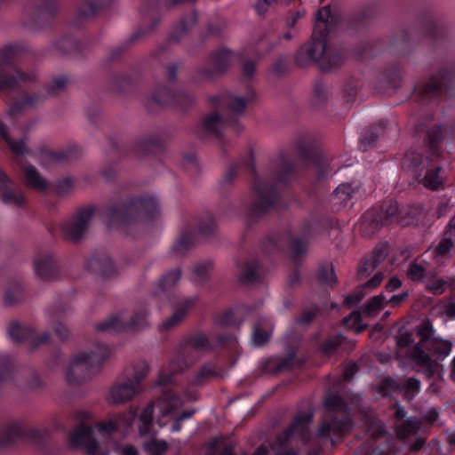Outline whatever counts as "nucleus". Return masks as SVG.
Listing matches in <instances>:
<instances>
[{
  "mask_svg": "<svg viewBox=\"0 0 455 455\" xmlns=\"http://www.w3.org/2000/svg\"><path fill=\"white\" fill-rule=\"evenodd\" d=\"M108 228L122 229L140 221H151L160 214L157 199L148 194H124L98 208Z\"/></svg>",
  "mask_w": 455,
  "mask_h": 455,
  "instance_id": "6",
  "label": "nucleus"
},
{
  "mask_svg": "<svg viewBox=\"0 0 455 455\" xmlns=\"http://www.w3.org/2000/svg\"><path fill=\"white\" fill-rule=\"evenodd\" d=\"M451 347L452 344L451 341L435 337L424 346V351L428 353L431 356L432 355H436V358L433 359L436 360L440 364L439 362L443 361L451 354Z\"/></svg>",
  "mask_w": 455,
  "mask_h": 455,
  "instance_id": "50",
  "label": "nucleus"
},
{
  "mask_svg": "<svg viewBox=\"0 0 455 455\" xmlns=\"http://www.w3.org/2000/svg\"><path fill=\"white\" fill-rule=\"evenodd\" d=\"M299 345L300 336L287 332L284 343L285 355H275L266 359L262 365L263 371L270 374L291 371L295 363Z\"/></svg>",
  "mask_w": 455,
  "mask_h": 455,
  "instance_id": "22",
  "label": "nucleus"
},
{
  "mask_svg": "<svg viewBox=\"0 0 455 455\" xmlns=\"http://www.w3.org/2000/svg\"><path fill=\"white\" fill-rule=\"evenodd\" d=\"M115 0H84L77 9L72 26L78 28L83 23L95 17L100 11L110 7Z\"/></svg>",
  "mask_w": 455,
  "mask_h": 455,
  "instance_id": "39",
  "label": "nucleus"
},
{
  "mask_svg": "<svg viewBox=\"0 0 455 455\" xmlns=\"http://www.w3.org/2000/svg\"><path fill=\"white\" fill-rule=\"evenodd\" d=\"M332 227V219L329 216L316 215L305 219L300 225V235L296 236L291 230L284 235L279 232H271L260 242V250L270 262L274 263V256L282 253L284 241L291 261L298 266L307 254L310 239Z\"/></svg>",
  "mask_w": 455,
  "mask_h": 455,
  "instance_id": "8",
  "label": "nucleus"
},
{
  "mask_svg": "<svg viewBox=\"0 0 455 455\" xmlns=\"http://www.w3.org/2000/svg\"><path fill=\"white\" fill-rule=\"evenodd\" d=\"M23 173L28 187L41 191L46 190L47 181L40 175L35 166L26 165Z\"/></svg>",
  "mask_w": 455,
  "mask_h": 455,
  "instance_id": "54",
  "label": "nucleus"
},
{
  "mask_svg": "<svg viewBox=\"0 0 455 455\" xmlns=\"http://www.w3.org/2000/svg\"><path fill=\"white\" fill-rule=\"evenodd\" d=\"M214 345L208 336L201 331L186 336L180 343L177 354L159 371V383L172 382L175 374L190 368L201 356L203 351H211Z\"/></svg>",
  "mask_w": 455,
  "mask_h": 455,
  "instance_id": "9",
  "label": "nucleus"
},
{
  "mask_svg": "<svg viewBox=\"0 0 455 455\" xmlns=\"http://www.w3.org/2000/svg\"><path fill=\"white\" fill-rule=\"evenodd\" d=\"M140 414L138 408H130L122 413L115 414L107 421H100L96 424L99 433L102 435H111L116 432H127L133 425L135 420L139 419Z\"/></svg>",
  "mask_w": 455,
  "mask_h": 455,
  "instance_id": "30",
  "label": "nucleus"
},
{
  "mask_svg": "<svg viewBox=\"0 0 455 455\" xmlns=\"http://www.w3.org/2000/svg\"><path fill=\"white\" fill-rule=\"evenodd\" d=\"M59 7V0H28L24 7V22L30 28H44L55 20Z\"/></svg>",
  "mask_w": 455,
  "mask_h": 455,
  "instance_id": "20",
  "label": "nucleus"
},
{
  "mask_svg": "<svg viewBox=\"0 0 455 455\" xmlns=\"http://www.w3.org/2000/svg\"><path fill=\"white\" fill-rule=\"evenodd\" d=\"M234 55V52L225 47L217 49L210 55L208 67L198 69L199 77L203 80L211 81L223 75L229 68Z\"/></svg>",
  "mask_w": 455,
  "mask_h": 455,
  "instance_id": "28",
  "label": "nucleus"
},
{
  "mask_svg": "<svg viewBox=\"0 0 455 455\" xmlns=\"http://www.w3.org/2000/svg\"><path fill=\"white\" fill-rule=\"evenodd\" d=\"M7 334L13 343H24L30 346L32 349H36L40 345L46 343L50 339L48 332L39 335L30 326L22 324L16 320L9 323Z\"/></svg>",
  "mask_w": 455,
  "mask_h": 455,
  "instance_id": "29",
  "label": "nucleus"
},
{
  "mask_svg": "<svg viewBox=\"0 0 455 455\" xmlns=\"http://www.w3.org/2000/svg\"><path fill=\"white\" fill-rule=\"evenodd\" d=\"M267 269L257 259H251L240 266L239 281L242 284L262 283Z\"/></svg>",
  "mask_w": 455,
  "mask_h": 455,
  "instance_id": "41",
  "label": "nucleus"
},
{
  "mask_svg": "<svg viewBox=\"0 0 455 455\" xmlns=\"http://www.w3.org/2000/svg\"><path fill=\"white\" fill-rule=\"evenodd\" d=\"M420 380L412 376L406 379H395L390 376L383 378L377 387V391L383 397L393 394H402L403 400L412 401L420 392Z\"/></svg>",
  "mask_w": 455,
  "mask_h": 455,
  "instance_id": "23",
  "label": "nucleus"
},
{
  "mask_svg": "<svg viewBox=\"0 0 455 455\" xmlns=\"http://www.w3.org/2000/svg\"><path fill=\"white\" fill-rule=\"evenodd\" d=\"M358 187L352 183H344L339 185L333 192V199L339 200L341 204L346 205L347 202L356 193Z\"/></svg>",
  "mask_w": 455,
  "mask_h": 455,
  "instance_id": "62",
  "label": "nucleus"
},
{
  "mask_svg": "<svg viewBox=\"0 0 455 455\" xmlns=\"http://www.w3.org/2000/svg\"><path fill=\"white\" fill-rule=\"evenodd\" d=\"M177 375H174L172 382L160 384L158 379L156 383V387H161V395L157 398V407L161 412L157 424L160 427L165 425L164 417L173 414L185 403L196 400L197 391L194 387L204 385L213 379H223L225 368L217 359L208 361L199 368L186 387L177 384Z\"/></svg>",
  "mask_w": 455,
  "mask_h": 455,
  "instance_id": "7",
  "label": "nucleus"
},
{
  "mask_svg": "<svg viewBox=\"0 0 455 455\" xmlns=\"http://www.w3.org/2000/svg\"><path fill=\"white\" fill-rule=\"evenodd\" d=\"M254 73L255 63L252 60L244 61L242 65V80L247 87L246 97L221 93L211 96L208 100L210 106L220 108L222 114L213 112L207 116L202 122V129L204 132L212 134L219 140L221 143L223 156L227 155V148L220 127H230L237 134L243 132V127L239 122V117L246 109L247 105L256 100V92L250 84Z\"/></svg>",
  "mask_w": 455,
  "mask_h": 455,
  "instance_id": "5",
  "label": "nucleus"
},
{
  "mask_svg": "<svg viewBox=\"0 0 455 455\" xmlns=\"http://www.w3.org/2000/svg\"><path fill=\"white\" fill-rule=\"evenodd\" d=\"M109 156L125 157L134 156L138 159L153 157L162 161L165 154L164 132L157 131L136 140L131 146L120 144L116 139H108Z\"/></svg>",
  "mask_w": 455,
  "mask_h": 455,
  "instance_id": "11",
  "label": "nucleus"
},
{
  "mask_svg": "<svg viewBox=\"0 0 455 455\" xmlns=\"http://www.w3.org/2000/svg\"><path fill=\"white\" fill-rule=\"evenodd\" d=\"M344 339L345 337L341 332H336L323 341L319 346V349L324 355H331L337 351Z\"/></svg>",
  "mask_w": 455,
  "mask_h": 455,
  "instance_id": "61",
  "label": "nucleus"
},
{
  "mask_svg": "<svg viewBox=\"0 0 455 455\" xmlns=\"http://www.w3.org/2000/svg\"><path fill=\"white\" fill-rule=\"evenodd\" d=\"M155 403L151 402L141 411L139 417V433L141 436L152 437L144 443V450L149 454H163L167 450L164 441L157 440L154 436L156 433L152 429Z\"/></svg>",
  "mask_w": 455,
  "mask_h": 455,
  "instance_id": "25",
  "label": "nucleus"
},
{
  "mask_svg": "<svg viewBox=\"0 0 455 455\" xmlns=\"http://www.w3.org/2000/svg\"><path fill=\"white\" fill-rule=\"evenodd\" d=\"M181 277V269L176 267L165 273L152 289V296L172 303V290Z\"/></svg>",
  "mask_w": 455,
  "mask_h": 455,
  "instance_id": "38",
  "label": "nucleus"
},
{
  "mask_svg": "<svg viewBox=\"0 0 455 455\" xmlns=\"http://www.w3.org/2000/svg\"><path fill=\"white\" fill-rule=\"evenodd\" d=\"M45 95L42 92L40 93H23L19 98L13 100L11 103L8 115H10L12 118L16 116L20 115L23 110L28 108H33L40 104Z\"/></svg>",
  "mask_w": 455,
  "mask_h": 455,
  "instance_id": "46",
  "label": "nucleus"
},
{
  "mask_svg": "<svg viewBox=\"0 0 455 455\" xmlns=\"http://www.w3.org/2000/svg\"><path fill=\"white\" fill-rule=\"evenodd\" d=\"M420 339L411 347L409 355L410 360L419 367L418 371L425 375L427 379L435 376L442 365L434 360L431 355L424 351V346L435 339V329L429 321L424 322L418 330Z\"/></svg>",
  "mask_w": 455,
  "mask_h": 455,
  "instance_id": "15",
  "label": "nucleus"
},
{
  "mask_svg": "<svg viewBox=\"0 0 455 455\" xmlns=\"http://www.w3.org/2000/svg\"><path fill=\"white\" fill-rule=\"evenodd\" d=\"M152 104L186 111L190 108L195 101L194 96L182 90L172 91L170 86L157 85L149 96Z\"/></svg>",
  "mask_w": 455,
  "mask_h": 455,
  "instance_id": "24",
  "label": "nucleus"
},
{
  "mask_svg": "<svg viewBox=\"0 0 455 455\" xmlns=\"http://www.w3.org/2000/svg\"><path fill=\"white\" fill-rule=\"evenodd\" d=\"M111 353V347L96 343L91 352L77 354L67 371V381L71 385H79L88 381L100 371L104 362L110 356Z\"/></svg>",
  "mask_w": 455,
  "mask_h": 455,
  "instance_id": "10",
  "label": "nucleus"
},
{
  "mask_svg": "<svg viewBox=\"0 0 455 455\" xmlns=\"http://www.w3.org/2000/svg\"><path fill=\"white\" fill-rule=\"evenodd\" d=\"M387 305L386 297L379 294L371 298L363 306V314L372 316L378 314Z\"/></svg>",
  "mask_w": 455,
  "mask_h": 455,
  "instance_id": "64",
  "label": "nucleus"
},
{
  "mask_svg": "<svg viewBox=\"0 0 455 455\" xmlns=\"http://www.w3.org/2000/svg\"><path fill=\"white\" fill-rule=\"evenodd\" d=\"M92 418V414L87 411H76L75 419L80 423L70 432L68 443L72 448L82 450L87 455H108L100 450L99 442L94 436V429L88 424Z\"/></svg>",
  "mask_w": 455,
  "mask_h": 455,
  "instance_id": "16",
  "label": "nucleus"
},
{
  "mask_svg": "<svg viewBox=\"0 0 455 455\" xmlns=\"http://www.w3.org/2000/svg\"><path fill=\"white\" fill-rule=\"evenodd\" d=\"M432 160L428 155L424 154L423 149H410L403 156L401 164L403 171L419 180Z\"/></svg>",
  "mask_w": 455,
  "mask_h": 455,
  "instance_id": "33",
  "label": "nucleus"
},
{
  "mask_svg": "<svg viewBox=\"0 0 455 455\" xmlns=\"http://www.w3.org/2000/svg\"><path fill=\"white\" fill-rule=\"evenodd\" d=\"M370 217L373 228L388 226L395 222L403 224L400 220L399 206L395 200L385 201L379 208L372 209Z\"/></svg>",
  "mask_w": 455,
  "mask_h": 455,
  "instance_id": "31",
  "label": "nucleus"
},
{
  "mask_svg": "<svg viewBox=\"0 0 455 455\" xmlns=\"http://www.w3.org/2000/svg\"><path fill=\"white\" fill-rule=\"evenodd\" d=\"M198 300V297H187L175 305L172 315L163 322L161 328L164 331H170L177 326L192 309Z\"/></svg>",
  "mask_w": 455,
  "mask_h": 455,
  "instance_id": "44",
  "label": "nucleus"
},
{
  "mask_svg": "<svg viewBox=\"0 0 455 455\" xmlns=\"http://www.w3.org/2000/svg\"><path fill=\"white\" fill-rule=\"evenodd\" d=\"M72 82V77L68 75H60L54 77L45 85L44 91L47 95L55 96L62 92L66 86Z\"/></svg>",
  "mask_w": 455,
  "mask_h": 455,
  "instance_id": "59",
  "label": "nucleus"
},
{
  "mask_svg": "<svg viewBox=\"0 0 455 455\" xmlns=\"http://www.w3.org/2000/svg\"><path fill=\"white\" fill-rule=\"evenodd\" d=\"M454 76L455 65L445 63L427 82L416 84L411 93V100L415 104L411 115L417 120L415 133H426V146L436 157L441 156L444 134L449 133L455 137V120L449 126L435 124L429 127V122L434 118V108L442 100H448L455 95Z\"/></svg>",
  "mask_w": 455,
  "mask_h": 455,
  "instance_id": "4",
  "label": "nucleus"
},
{
  "mask_svg": "<svg viewBox=\"0 0 455 455\" xmlns=\"http://www.w3.org/2000/svg\"><path fill=\"white\" fill-rule=\"evenodd\" d=\"M251 179V189L256 199L243 210L237 209L231 202L223 201L220 206V214L230 217L243 214L251 225L258 221L271 210L283 211L288 208L284 199L290 187L298 177L295 163L286 152H280L271 162L270 167L262 179L256 171L251 150L238 162L228 166L220 186L225 188L241 172Z\"/></svg>",
  "mask_w": 455,
  "mask_h": 455,
  "instance_id": "1",
  "label": "nucleus"
},
{
  "mask_svg": "<svg viewBox=\"0 0 455 455\" xmlns=\"http://www.w3.org/2000/svg\"><path fill=\"white\" fill-rule=\"evenodd\" d=\"M96 212L93 205L79 208L76 214L62 225V232L67 240L79 241L85 234L89 223Z\"/></svg>",
  "mask_w": 455,
  "mask_h": 455,
  "instance_id": "27",
  "label": "nucleus"
},
{
  "mask_svg": "<svg viewBox=\"0 0 455 455\" xmlns=\"http://www.w3.org/2000/svg\"><path fill=\"white\" fill-rule=\"evenodd\" d=\"M85 267L101 278L107 280L116 275V269L109 258L104 251H95L87 259Z\"/></svg>",
  "mask_w": 455,
  "mask_h": 455,
  "instance_id": "34",
  "label": "nucleus"
},
{
  "mask_svg": "<svg viewBox=\"0 0 455 455\" xmlns=\"http://www.w3.org/2000/svg\"><path fill=\"white\" fill-rule=\"evenodd\" d=\"M250 308L244 305H235L214 317V323L220 327L239 328L247 317Z\"/></svg>",
  "mask_w": 455,
  "mask_h": 455,
  "instance_id": "40",
  "label": "nucleus"
},
{
  "mask_svg": "<svg viewBox=\"0 0 455 455\" xmlns=\"http://www.w3.org/2000/svg\"><path fill=\"white\" fill-rule=\"evenodd\" d=\"M455 246V238L443 234V238L433 250V256L436 261L451 257V251Z\"/></svg>",
  "mask_w": 455,
  "mask_h": 455,
  "instance_id": "56",
  "label": "nucleus"
},
{
  "mask_svg": "<svg viewBox=\"0 0 455 455\" xmlns=\"http://www.w3.org/2000/svg\"><path fill=\"white\" fill-rule=\"evenodd\" d=\"M64 307H52L51 311L52 317V328L55 333V335L60 339L65 340L68 339L69 335V331L68 328L59 321L60 315L64 312Z\"/></svg>",
  "mask_w": 455,
  "mask_h": 455,
  "instance_id": "58",
  "label": "nucleus"
},
{
  "mask_svg": "<svg viewBox=\"0 0 455 455\" xmlns=\"http://www.w3.org/2000/svg\"><path fill=\"white\" fill-rule=\"evenodd\" d=\"M149 371V366L146 362H139L134 364L131 375L120 376L112 386L109 392V400L113 403H124L132 400L141 391L142 381Z\"/></svg>",
  "mask_w": 455,
  "mask_h": 455,
  "instance_id": "14",
  "label": "nucleus"
},
{
  "mask_svg": "<svg viewBox=\"0 0 455 455\" xmlns=\"http://www.w3.org/2000/svg\"><path fill=\"white\" fill-rule=\"evenodd\" d=\"M50 432L29 427L22 421L11 420L0 428V451L12 449L20 443H29L42 451H46Z\"/></svg>",
  "mask_w": 455,
  "mask_h": 455,
  "instance_id": "12",
  "label": "nucleus"
},
{
  "mask_svg": "<svg viewBox=\"0 0 455 455\" xmlns=\"http://www.w3.org/2000/svg\"><path fill=\"white\" fill-rule=\"evenodd\" d=\"M426 151L435 159L432 160L427 168L425 169L423 175L419 178V180H417L429 190H442L445 186V172L440 166V164L435 162V159H437L439 156H434L429 152L428 148Z\"/></svg>",
  "mask_w": 455,
  "mask_h": 455,
  "instance_id": "36",
  "label": "nucleus"
},
{
  "mask_svg": "<svg viewBox=\"0 0 455 455\" xmlns=\"http://www.w3.org/2000/svg\"><path fill=\"white\" fill-rule=\"evenodd\" d=\"M387 124V120L381 119L379 121L377 127L365 132L360 140L359 147L362 151H367L376 144L378 139L383 134Z\"/></svg>",
  "mask_w": 455,
  "mask_h": 455,
  "instance_id": "52",
  "label": "nucleus"
},
{
  "mask_svg": "<svg viewBox=\"0 0 455 455\" xmlns=\"http://www.w3.org/2000/svg\"><path fill=\"white\" fill-rule=\"evenodd\" d=\"M148 312L146 307L138 308L129 320L124 321L123 313L111 315L106 320L97 323L95 330L103 333L138 331L148 326Z\"/></svg>",
  "mask_w": 455,
  "mask_h": 455,
  "instance_id": "19",
  "label": "nucleus"
},
{
  "mask_svg": "<svg viewBox=\"0 0 455 455\" xmlns=\"http://www.w3.org/2000/svg\"><path fill=\"white\" fill-rule=\"evenodd\" d=\"M198 21V15L196 12H193L188 15L182 18L180 22L175 25L168 36L167 43L177 44L183 38L189 30L196 26Z\"/></svg>",
  "mask_w": 455,
  "mask_h": 455,
  "instance_id": "48",
  "label": "nucleus"
},
{
  "mask_svg": "<svg viewBox=\"0 0 455 455\" xmlns=\"http://www.w3.org/2000/svg\"><path fill=\"white\" fill-rule=\"evenodd\" d=\"M140 76L139 70H131L129 73H121L112 76L111 89L119 94L130 92Z\"/></svg>",
  "mask_w": 455,
  "mask_h": 455,
  "instance_id": "47",
  "label": "nucleus"
},
{
  "mask_svg": "<svg viewBox=\"0 0 455 455\" xmlns=\"http://www.w3.org/2000/svg\"><path fill=\"white\" fill-rule=\"evenodd\" d=\"M414 41L411 36V31L402 29L394 36L388 45H384L382 41H364L355 48V54L360 60L374 58L379 51L385 50L388 52L396 51L400 54H406L411 50Z\"/></svg>",
  "mask_w": 455,
  "mask_h": 455,
  "instance_id": "18",
  "label": "nucleus"
},
{
  "mask_svg": "<svg viewBox=\"0 0 455 455\" xmlns=\"http://www.w3.org/2000/svg\"><path fill=\"white\" fill-rule=\"evenodd\" d=\"M13 358L8 354L0 355V385L14 379Z\"/></svg>",
  "mask_w": 455,
  "mask_h": 455,
  "instance_id": "57",
  "label": "nucleus"
},
{
  "mask_svg": "<svg viewBox=\"0 0 455 455\" xmlns=\"http://www.w3.org/2000/svg\"><path fill=\"white\" fill-rule=\"evenodd\" d=\"M34 268L36 275L44 280H53L60 275L58 261L49 253L38 254L34 260Z\"/></svg>",
  "mask_w": 455,
  "mask_h": 455,
  "instance_id": "42",
  "label": "nucleus"
},
{
  "mask_svg": "<svg viewBox=\"0 0 455 455\" xmlns=\"http://www.w3.org/2000/svg\"><path fill=\"white\" fill-rule=\"evenodd\" d=\"M383 79L388 88L396 89L402 81V71L398 64H392L387 67L383 72Z\"/></svg>",
  "mask_w": 455,
  "mask_h": 455,
  "instance_id": "60",
  "label": "nucleus"
},
{
  "mask_svg": "<svg viewBox=\"0 0 455 455\" xmlns=\"http://www.w3.org/2000/svg\"><path fill=\"white\" fill-rule=\"evenodd\" d=\"M418 20L421 26L422 33L427 39L437 42L445 37L446 28L431 8L424 9Z\"/></svg>",
  "mask_w": 455,
  "mask_h": 455,
  "instance_id": "32",
  "label": "nucleus"
},
{
  "mask_svg": "<svg viewBox=\"0 0 455 455\" xmlns=\"http://www.w3.org/2000/svg\"><path fill=\"white\" fill-rule=\"evenodd\" d=\"M18 51V46L13 44L0 48V91L18 89L36 78L34 73L20 69L17 60Z\"/></svg>",
  "mask_w": 455,
  "mask_h": 455,
  "instance_id": "13",
  "label": "nucleus"
},
{
  "mask_svg": "<svg viewBox=\"0 0 455 455\" xmlns=\"http://www.w3.org/2000/svg\"><path fill=\"white\" fill-rule=\"evenodd\" d=\"M295 147L299 160L306 168L314 171L318 182L331 177L332 158L328 154L317 148L314 144H305L301 140L297 141Z\"/></svg>",
  "mask_w": 455,
  "mask_h": 455,
  "instance_id": "17",
  "label": "nucleus"
},
{
  "mask_svg": "<svg viewBox=\"0 0 455 455\" xmlns=\"http://www.w3.org/2000/svg\"><path fill=\"white\" fill-rule=\"evenodd\" d=\"M422 426V421L415 418H408L403 420L397 428V434L401 437H407L410 435L417 434Z\"/></svg>",
  "mask_w": 455,
  "mask_h": 455,
  "instance_id": "63",
  "label": "nucleus"
},
{
  "mask_svg": "<svg viewBox=\"0 0 455 455\" xmlns=\"http://www.w3.org/2000/svg\"><path fill=\"white\" fill-rule=\"evenodd\" d=\"M372 441L362 443L354 455H394L395 448L389 442L377 443V439L385 437L387 434L385 424L379 419L371 422Z\"/></svg>",
  "mask_w": 455,
  "mask_h": 455,
  "instance_id": "26",
  "label": "nucleus"
},
{
  "mask_svg": "<svg viewBox=\"0 0 455 455\" xmlns=\"http://www.w3.org/2000/svg\"><path fill=\"white\" fill-rule=\"evenodd\" d=\"M197 0H144L140 12L143 15L158 13L160 11H170L186 4H193Z\"/></svg>",
  "mask_w": 455,
  "mask_h": 455,
  "instance_id": "45",
  "label": "nucleus"
},
{
  "mask_svg": "<svg viewBox=\"0 0 455 455\" xmlns=\"http://www.w3.org/2000/svg\"><path fill=\"white\" fill-rule=\"evenodd\" d=\"M81 155V148L77 145H69L59 151H51L49 156L58 163H68L76 160Z\"/></svg>",
  "mask_w": 455,
  "mask_h": 455,
  "instance_id": "55",
  "label": "nucleus"
},
{
  "mask_svg": "<svg viewBox=\"0 0 455 455\" xmlns=\"http://www.w3.org/2000/svg\"><path fill=\"white\" fill-rule=\"evenodd\" d=\"M26 294L23 284L17 278L10 279L4 295V302L6 306H13L25 299Z\"/></svg>",
  "mask_w": 455,
  "mask_h": 455,
  "instance_id": "51",
  "label": "nucleus"
},
{
  "mask_svg": "<svg viewBox=\"0 0 455 455\" xmlns=\"http://www.w3.org/2000/svg\"><path fill=\"white\" fill-rule=\"evenodd\" d=\"M324 416L319 425L317 434L313 437L309 425L314 413L311 410L298 412L290 426L278 436L283 446L293 436H297L310 447L308 455H319L327 447H334L341 443L354 427L351 408L338 393H329L324 396Z\"/></svg>",
  "mask_w": 455,
  "mask_h": 455,
  "instance_id": "3",
  "label": "nucleus"
},
{
  "mask_svg": "<svg viewBox=\"0 0 455 455\" xmlns=\"http://www.w3.org/2000/svg\"><path fill=\"white\" fill-rule=\"evenodd\" d=\"M216 224L212 214L194 220L181 230L180 235L172 245V251L177 253L187 252L195 243L196 235L209 236L213 234Z\"/></svg>",
  "mask_w": 455,
  "mask_h": 455,
  "instance_id": "21",
  "label": "nucleus"
},
{
  "mask_svg": "<svg viewBox=\"0 0 455 455\" xmlns=\"http://www.w3.org/2000/svg\"><path fill=\"white\" fill-rule=\"evenodd\" d=\"M212 267V262L211 260H204L197 262L192 268V281L197 285L206 284L211 278L210 271Z\"/></svg>",
  "mask_w": 455,
  "mask_h": 455,
  "instance_id": "53",
  "label": "nucleus"
},
{
  "mask_svg": "<svg viewBox=\"0 0 455 455\" xmlns=\"http://www.w3.org/2000/svg\"><path fill=\"white\" fill-rule=\"evenodd\" d=\"M375 14L374 5L364 6L347 17L332 12L329 5L320 8L315 15L311 40L299 49L295 55L296 64L304 68L317 62L323 71L339 66L343 53L339 48L327 44L328 36L339 30L357 33Z\"/></svg>",
  "mask_w": 455,
  "mask_h": 455,
  "instance_id": "2",
  "label": "nucleus"
},
{
  "mask_svg": "<svg viewBox=\"0 0 455 455\" xmlns=\"http://www.w3.org/2000/svg\"><path fill=\"white\" fill-rule=\"evenodd\" d=\"M14 181L2 170H0V197L6 204L22 206L25 203L24 196L14 188Z\"/></svg>",
  "mask_w": 455,
  "mask_h": 455,
  "instance_id": "43",
  "label": "nucleus"
},
{
  "mask_svg": "<svg viewBox=\"0 0 455 455\" xmlns=\"http://www.w3.org/2000/svg\"><path fill=\"white\" fill-rule=\"evenodd\" d=\"M89 43L68 34L63 35L55 43V48L61 53L81 59L89 52Z\"/></svg>",
  "mask_w": 455,
  "mask_h": 455,
  "instance_id": "37",
  "label": "nucleus"
},
{
  "mask_svg": "<svg viewBox=\"0 0 455 455\" xmlns=\"http://www.w3.org/2000/svg\"><path fill=\"white\" fill-rule=\"evenodd\" d=\"M0 140L4 141L16 156L33 155L32 150L26 146L27 137L13 140L8 132V127L2 121H0Z\"/></svg>",
  "mask_w": 455,
  "mask_h": 455,
  "instance_id": "49",
  "label": "nucleus"
},
{
  "mask_svg": "<svg viewBox=\"0 0 455 455\" xmlns=\"http://www.w3.org/2000/svg\"><path fill=\"white\" fill-rule=\"evenodd\" d=\"M160 20L154 17L149 27L147 29L143 28H139L132 33L125 41L121 43L119 45L113 47L108 54L107 55L105 61L107 64H111L119 61L128 49L140 38L144 36L147 33L153 31L159 24Z\"/></svg>",
  "mask_w": 455,
  "mask_h": 455,
  "instance_id": "35",
  "label": "nucleus"
}]
</instances>
